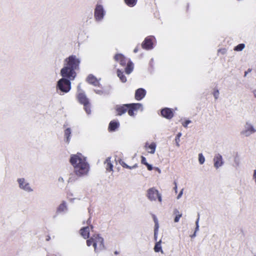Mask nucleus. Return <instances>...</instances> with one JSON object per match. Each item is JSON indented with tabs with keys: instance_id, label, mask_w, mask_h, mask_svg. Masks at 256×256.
<instances>
[{
	"instance_id": "nucleus-1",
	"label": "nucleus",
	"mask_w": 256,
	"mask_h": 256,
	"mask_svg": "<svg viewBox=\"0 0 256 256\" xmlns=\"http://www.w3.org/2000/svg\"><path fill=\"white\" fill-rule=\"evenodd\" d=\"M70 162L74 168L76 174L78 176L86 174L89 169L85 158L80 154L71 156Z\"/></svg>"
},
{
	"instance_id": "nucleus-2",
	"label": "nucleus",
	"mask_w": 256,
	"mask_h": 256,
	"mask_svg": "<svg viewBox=\"0 0 256 256\" xmlns=\"http://www.w3.org/2000/svg\"><path fill=\"white\" fill-rule=\"evenodd\" d=\"M78 99L80 102L83 104L84 107V110L88 114H90V104L88 99L86 98V95L82 92L80 85L78 86Z\"/></svg>"
},
{
	"instance_id": "nucleus-3",
	"label": "nucleus",
	"mask_w": 256,
	"mask_h": 256,
	"mask_svg": "<svg viewBox=\"0 0 256 256\" xmlns=\"http://www.w3.org/2000/svg\"><path fill=\"white\" fill-rule=\"evenodd\" d=\"M80 60L76 56L72 55L64 60V65L74 70H76L78 68Z\"/></svg>"
},
{
	"instance_id": "nucleus-4",
	"label": "nucleus",
	"mask_w": 256,
	"mask_h": 256,
	"mask_svg": "<svg viewBox=\"0 0 256 256\" xmlns=\"http://www.w3.org/2000/svg\"><path fill=\"white\" fill-rule=\"evenodd\" d=\"M70 80L66 78H62L58 82L56 88L62 92L66 93L70 90Z\"/></svg>"
},
{
	"instance_id": "nucleus-5",
	"label": "nucleus",
	"mask_w": 256,
	"mask_h": 256,
	"mask_svg": "<svg viewBox=\"0 0 256 256\" xmlns=\"http://www.w3.org/2000/svg\"><path fill=\"white\" fill-rule=\"evenodd\" d=\"M60 74L62 78H67L70 81L74 80L76 75L75 70L66 66L61 70Z\"/></svg>"
},
{
	"instance_id": "nucleus-6",
	"label": "nucleus",
	"mask_w": 256,
	"mask_h": 256,
	"mask_svg": "<svg viewBox=\"0 0 256 256\" xmlns=\"http://www.w3.org/2000/svg\"><path fill=\"white\" fill-rule=\"evenodd\" d=\"M93 246L96 252H98V250H104L105 247L104 245V240L102 237L99 235H94L92 236Z\"/></svg>"
},
{
	"instance_id": "nucleus-7",
	"label": "nucleus",
	"mask_w": 256,
	"mask_h": 256,
	"mask_svg": "<svg viewBox=\"0 0 256 256\" xmlns=\"http://www.w3.org/2000/svg\"><path fill=\"white\" fill-rule=\"evenodd\" d=\"M146 196L150 201H156L158 198V202H162V195L158 191L154 188H149L147 191Z\"/></svg>"
},
{
	"instance_id": "nucleus-8",
	"label": "nucleus",
	"mask_w": 256,
	"mask_h": 256,
	"mask_svg": "<svg viewBox=\"0 0 256 256\" xmlns=\"http://www.w3.org/2000/svg\"><path fill=\"white\" fill-rule=\"evenodd\" d=\"M256 132V128L250 122H247L244 129L240 132V134L244 136L248 137Z\"/></svg>"
},
{
	"instance_id": "nucleus-9",
	"label": "nucleus",
	"mask_w": 256,
	"mask_h": 256,
	"mask_svg": "<svg viewBox=\"0 0 256 256\" xmlns=\"http://www.w3.org/2000/svg\"><path fill=\"white\" fill-rule=\"evenodd\" d=\"M18 187L26 192H30L33 191L30 184L24 178H20L17 180Z\"/></svg>"
},
{
	"instance_id": "nucleus-10",
	"label": "nucleus",
	"mask_w": 256,
	"mask_h": 256,
	"mask_svg": "<svg viewBox=\"0 0 256 256\" xmlns=\"http://www.w3.org/2000/svg\"><path fill=\"white\" fill-rule=\"evenodd\" d=\"M104 12L103 7L102 5L98 4L94 10V18L96 20H101L104 16Z\"/></svg>"
},
{
	"instance_id": "nucleus-11",
	"label": "nucleus",
	"mask_w": 256,
	"mask_h": 256,
	"mask_svg": "<svg viewBox=\"0 0 256 256\" xmlns=\"http://www.w3.org/2000/svg\"><path fill=\"white\" fill-rule=\"evenodd\" d=\"M214 166L216 168H218L224 164L222 156L220 154H216L214 158Z\"/></svg>"
},
{
	"instance_id": "nucleus-12",
	"label": "nucleus",
	"mask_w": 256,
	"mask_h": 256,
	"mask_svg": "<svg viewBox=\"0 0 256 256\" xmlns=\"http://www.w3.org/2000/svg\"><path fill=\"white\" fill-rule=\"evenodd\" d=\"M146 93V90L144 89L138 88L136 92L135 98L137 100H140L145 96Z\"/></svg>"
},
{
	"instance_id": "nucleus-13",
	"label": "nucleus",
	"mask_w": 256,
	"mask_h": 256,
	"mask_svg": "<svg viewBox=\"0 0 256 256\" xmlns=\"http://www.w3.org/2000/svg\"><path fill=\"white\" fill-rule=\"evenodd\" d=\"M161 114L164 117L168 119H170L173 116L172 112L170 108H166L162 110Z\"/></svg>"
},
{
	"instance_id": "nucleus-14",
	"label": "nucleus",
	"mask_w": 256,
	"mask_h": 256,
	"mask_svg": "<svg viewBox=\"0 0 256 256\" xmlns=\"http://www.w3.org/2000/svg\"><path fill=\"white\" fill-rule=\"evenodd\" d=\"M142 47L146 50H150L152 48V40L149 38H146L142 42Z\"/></svg>"
},
{
	"instance_id": "nucleus-15",
	"label": "nucleus",
	"mask_w": 256,
	"mask_h": 256,
	"mask_svg": "<svg viewBox=\"0 0 256 256\" xmlns=\"http://www.w3.org/2000/svg\"><path fill=\"white\" fill-rule=\"evenodd\" d=\"M104 164L106 171L110 172L113 170V165L112 163L111 158L110 157L108 158L106 160Z\"/></svg>"
},
{
	"instance_id": "nucleus-16",
	"label": "nucleus",
	"mask_w": 256,
	"mask_h": 256,
	"mask_svg": "<svg viewBox=\"0 0 256 256\" xmlns=\"http://www.w3.org/2000/svg\"><path fill=\"white\" fill-rule=\"evenodd\" d=\"M80 234L85 239L89 237L90 228L88 226L84 227L80 229Z\"/></svg>"
},
{
	"instance_id": "nucleus-17",
	"label": "nucleus",
	"mask_w": 256,
	"mask_h": 256,
	"mask_svg": "<svg viewBox=\"0 0 256 256\" xmlns=\"http://www.w3.org/2000/svg\"><path fill=\"white\" fill-rule=\"evenodd\" d=\"M86 80L90 84H92L94 86H97L98 84V80L92 75H89L87 78Z\"/></svg>"
},
{
	"instance_id": "nucleus-18",
	"label": "nucleus",
	"mask_w": 256,
	"mask_h": 256,
	"mask_svg": "<svg viewBox=\"0 0 256 256\" xmlns=\"http://www.w3.org/2000/svg\"><path fill=\"white\" fill-rule=\"evenodd\" d=\"M128 106H130V104H126L118 108L116 110L118 112V114L122 115V114L125 113L128 110Z\"/></svg>"
},
{
	"instance_id": "nucleus-19",
	"label": "nucleus",
	"mask_w": 256,
	"mask_h": 256,
	"mask_svg": "<svg viewBox=\"0 0 256 256\" xmlns=\"http://www.w3.org/2000/svg\"><path fill=\"white\" fill-rule=\"evenodd\" d=\"M114 59L116 61H119L120 62V64L122 66H124L126 64V60L124 56L123 55L121 54H118L116 55L114 57Z\"/></svg>"
},
{
	"instance_id": "nucleus-20",
	"label": "nucleus",
	"mask_w": 256,
	"mask_h": 256,
	"mask_svg": "<svg viewBox=\"0 0 256 256\" xmlns=\"http://www.w3.org/2000/svg\"><path fill=\"white\" fill-rule=\"evenodd\" d=\"M161 240L157 242L154 247V250L156 252H160L162 254H164V252L161 246Z\"/></svg>"
},
{
	"instance_id": "nucleus-21",
	"label": "nucleus",
	"mask_w": 256,
	"mask_h": 256,
	"mask_svg": "<svg viewBox=\"0 0 256 256\" xmlns=\"http://www.w3.org/2000/svg\"><path fill=\"white\" fill-rule=\"evenodd\" d=\"M133 70V64L131 62H129L128 63L127 66L126 68V72L127 74H130L132 71Z\"/></svg>"
},
{
	"instance_id": "nucleus-22",
	"label": "nucleus",
	"mask_w": 256,
	"mask_h": 256,
	"mask_svg": "<svg viewBox=\"0 0 256 256\" xmlns=\"http://www.w3.org/2000/svg\"><path fill=\"white\" fill-rule=\"evenodd\" d=\"M70 134H71L70 129V128H66L64 132V136L66 138V142L67 143H68L70 142Z\"/></svg>"
},
{
	"instance_id": "nucleus-23",
	"label": "nucleus",
	"mask_w": 256,
	"mask_h": 256,
	"mask_svg": "<svg viewBox=\"0 0 256 256\" xmlns=\"http://www.w3.org/2000/svg\"><path fill=\"white\" fill-rule=\"evenodd\" d=\"M119 124L116 122H111L109 125V128L111 130H114L118 126Z\"/></svg>"
},
{
	"instance_id": "nucleus-24",
	"label": "nucleus",
	"mask_w": 256,
	"mask_h": 256,
	"mask_svg": "<svg viewBox=\"0 0 256 256\" xmlns=\"http://www.w3.org/2000/svg\"><path fill=\"white\" fill-rule=\"evenodd\" d=\"M117 74L122 82H124L126 81V76L122 74V72L118 70L117 71Z\"/></svg>"
},
{
	"instance_id": "nucleus-25",
	"label": "nucleus",
	"mask_w": 256,
	"mask_h": 256,
	"mask_svg": "<svg viewBox=\"0 0 256 256\" xmlns=\"http://www.w3.org/2000/svg\"><path fill=\"white\" fill-rule=\"evenodd\" d=\"M130 106H131L134 110H137L141 109L142 110V105L140 104H130Z\"/></svg>"
},
{
	"instance_id": "nucleus-26",
	"label": "nucleus",
	"mask_w": 256,
	"mask_h": 256,
	"mask_svg": "<svg viewBox=\"0 0 256 256\" xmlns=\"http://www.w3.org/2000/svg\"><path fill=\"white\" fill-rule=\"evenodd\" d=\"M66 210V204L64 202H62V204H61L59 206L58 208V211L60 212H64Z\"/></svg>"
},
{
	"instance_id": "nucleus-27",
	"label": "nucleus",
	"mask_w": 256,
	"mask_h": 256,
	"mask_svg": "<svg viewBox=\"0 0 256 256\" xmlns=\"http://www.w3.org/2000/svg\"><path fill=\"white\" fill-rule=\"evenodd\" d=\"M126 4L129 6H134L137 2V0H124Z\"/></svg>"
},
{
	"instance_id": "nucleus-28",
	"label": "nucleus",
	"mask_w": 256,
	"mask_h": 256,
	"mask_svg": "<svg viewBox=\"0 0 256 256\" xmlns=\"http://www.w3.org/2000/svg\"><path fill=\"white\" fill-rule=\"evenodd\" d=\"M156 144L155 143L152 142V143L149 146L148 148L150 150V151H148V152L149 153H150L152 154H154L156 150Z\"/></svg>"
},
{
	"instance_id": "nucleus-29",
	"label": "nucleus",
	"mask_w": 256,
	"mask_h": 256,
	"mask_svg": "<svg viewBox=\"0 0 256 256\" xmlns=\"http://www.w3.org/2000/svg\"><path fill=\"white\" fill-rule=\"evenodd\" d=\"M174 213L176 214H177L174 219V222H178L179 221L180 218L182 217V214H178L179 213V212H178V210L176 209L174 210Z\"/></svg>"
},
{
	"instance_id": "nucleus-30",
	"label": "nucleus",
	"mask_w": 256,
	"mask_h": 256,
	"mask_svg": "<svg viewBox=\"0 0 256 256\" xmlns=\"http://www.w3.org/2000/svg\"><path fill=\"white\" fill-rule=\"evenodd\" d=\"M244 47H245L244 44H239L237 46H236L234 48V50H236V51H241L244 48Z\"/></svg>"
},
{
	"instance_id": "nucleus-31",
	"label": "nucleus",
	"mask_w": 256,
	"mask_h": 256,
	"mask_svg": "<svg viewBox=\"0 0 256 256\" xmlns=\"http://www.w3.org/2000/svg\"><path fill=\"white\" fill-rule=\"evenodd\" d=\"M120 164L123 167L126 168H129V169L134 168L138 166V165L136 164H135L132 166H128V164H126L125 162H123Z\"/></svg>"
},
{
	"instance_id": "nucleus-32",
	"label": "nucleus",
	"mask_w": 256,
	"mask_h": 256,
	"mask_svg": "<svg viewBox=\"0 0 256 256\" xmlns=\"http://www.w3.org/2000/svg\"><path fill=\"white\" fill-rule=\"evenodd\" d=\"M205 161L204 157L203 156L202 154H198V162L200 164H202Z\"/></svg>"
},
{
	"instance_id": "nucleus-33",
	"label": "nucleus",
	"mask_w": 256,
	"mask_h": 256,
	"mask_svg": "<svg viewBox=\"0 0 256 256\" xmlns=\"http://www.w3.org/2000/svg\"><path fill=\"white\" fill-rule=\"evenodd\" d=\"M127 111L128 112V114L130 116H134V110L131 106H128V108Z\"/></svg>"
},
{
	"instance_id": "nucleus-34",
	"label": "nucleus",
	"mask_w": 256,
	"mask_h": 256,
	"mask_svg": "<svg viewBox=\"0 0 256 256\" xmlns=\"http://www.w3.org/2000/svg\"><path fill=\"white\" fill-rule=\"evenodd\" d=\"M182 136V134L180 132H178L176 136V146H180V144H179V141H180V138L181 136Z\"/></svg>"
},
{
	"instance_id": "nucleus-35",
	"label": "nucleus",
	"mask_w": 256,
	"mask_h": 256,
	"mask_svg": "<svg viewBox=\"0 0 256 256\" xmlns=\"http://www.w3.org/2000/svg\"><path fill=\"white\" fill-rule=\"evenodd\" d=\"M86 244L88 246H90L91 245L93 246V240L92 236L90 238V239L87 240Z\"/></svg>"
},
{
	"instance_id": "nucleus-36",
	"label": "nucleus",
	"mask_w": 256,
	"mask_h": 256,
	"mask_svg": "<svg viewBox=\"0 0 256 256\" xmlns=\"http://www.w3.org/2000/svg\"><path fill=\"white\" fill-rule=\"evenodd\" d=\"M198 221H199V217L198 218L196 221V227L195 228V232H196L199 230V225H198Z\"/></svg>"
},
{
	"instance_id": "nucleus-37",
	"label": "nucleus",
	"mask_w": 256,
	"mask_h": 256,
	"mask_svg": "<svg viewBox=\"0 0 256 256\" xmlns=\"http://www.w3.org/2000/svg\"><path fill=\"white\" fill-rule=\"evenodd\" d=\"M218 96H219V92L218 90H216L214 92V96L215 99H218Z\"/></svg>"
},
{
	"instance_id": "nucleus-38",
	"label": "nucleus",
	"mask_w": 256,
	"mask_h": 256,
	"mask_svg": "<svg viewBox=\"0 0 256 256\" xmlns=\"http://www.w3.org/2000/svg\"><path fill=\"white\" fill-rule=\"evenodd\" d=\"M154 222H155V228H154V231L157 232L158 230V221L156 218H154Z\"/></svg>"
},
{
	"instance_id": "nucleus-39",
	"label": "nucleus",
	"mask_w": 256,
	"mask_h": 256,
	"mask_svg": "<svg viewBox=\"0 0 256 256\" xmlns=\"http://www.w3.org/2000/svg\"><path fill=\"white\" fill-rule=\"evenodd\" d=\"M191 122V121L190 120H187L185 122L184 124H183V126L185 128H186L188 124Z\"/></svg>"
},
{
	"instance_id": "nucleus-40",
	"label": "nucleus",
	"mask_w": 256,
	"mask_h": 256,
	"mask_svg": "<svg viewBox=\"0 0 256 256\" xmlns=\"http://www.w3.org/2000/svg\"><path fill=\"white\" fill-rule=\"evenodd\" d=\"M142 163L144 165H146V164L148 163L146 161V158L144 156H142Z\"/></svg>"
},
{
	"instance_id": "nucleus-41",
	"label": "nucleus",
	"mask_w": 256,
	"mask_h": 256,
	"mask_svg": "<svg viewBox=\"0 0 256 256\" xmlns=\"http://www.w3.org/2000/svg\"><path fill=\"white\" fill-rule=\"evenodd\" d=\"M146 166H147V168L149 170H152L153 168V167L152 165L148 164V163L146 164Z\"/></svg>"
},
{
	"instance_id": "nucleus-42",
	"label": "nucleus",
	"mask_w": 256,
	"mask_h": 256,
	"mask_svg": "<svg viewBox=\"0 0 256 256\" xmlns=\"http://www.w3.org/2000/svg\"><path fill=\"white\" fill-rule=\"evenodd\" d=\"M183 190H184V189H182L180 190V192L179 193L178 195V196L176 198L177 199H180L181 198V196H182V195L183 194Z\"/></svg>"
},
{
	"instance_id": "nucleus-43",
	"label": "nucleus",
	"mask_w": 256,
	"mask_h": 256,
	"mask_svg": "<svg viewBox=\"0 0 256 256\" xmlns=\"http://www.w3.org/2000/svg\"><path fill=\"white\" fill-rule=\"evenodd\" d=\"M253 178L254 180L255 184L256 185V170L254 172Z\"/></svg>"
},
{
	"instance_id": "nucleus-44",
	"label": "nucleus",
	"mask_w": 256,
	"mask_h": 256,
	"mask_svg": "<svg viewBox=\"0 0 256 256\" xmlns=\"http://www.w3.org/2000/svg\"><path fill=\"white\" fill-rule=\"evenodd\" d=\"M58 182L60 183H64V180L62 178L60 177L58 179Z\"/></svg>"
},
{
	"instance_id": "nucleus-45",
	"label": "nucleus",
	"mask_w": 256,
	"mask_h": 256,
	"mask_svg": "<svg viewBox=\"0 0 256 256\" xmlns=\"http://www.w3.org/2000/svg\"><path fill=\"white\" fill-rule=\"evenodd\" d=\"M251 71H252V69H250V68L248 69V71L244 73V76H246V75L248 74V72H250Z\"/></svg>"
},
{
	"instance_id": "nucleus-46",
	"label": "nucleus",
	"mask_w": 256,
	"mask_h": 256,
	"mask_svg": "<svg viewBox=\"0 0 256 256\" xmlns=\"http://www.w3.org/2000/svg\"><path fill=\"white\" fill-rule=\"evenodd\" d=\"M175 186L174 187V190L175 191V192H177V186L176 182H174Z\"/></svg>"
},
{
	"instance_id": "nucleus-47",
	"label": "nucleus",
	"mask_w": 256,
	"mask_h": 256,
	"mask_svg": "<svg viewBox=\"0 0 256 256\" xmlns=\"http://www.w3.org/2000/svg\"><path fill=\"white\" fill-rule=\"evenodd\" d=\"M157 232L154 231V238L156 240V238Z\"/></svg>"
},
{
	"instance_id": "nucleus-48",
	"label": "nucleus",
	"mask_w": 256,
	"mask_h": 256,
	"mask_svg": "<svg viewBox=\"0 0 256 256\" xmlns=\"http://www.w3.org/2000/svg\"><path fill=\"white\" fill-rule=\"evenodd\" d=\"M155 168L159 173L161 172V171L160 168Z\"/></svg>"
},
{
	"instance_id": "nucleus-49",
	"label": "nucleus",
	"mask_w": 256,
	"mask_h": 256,
	"mask_svg": "<svg viewBox=\"0 0 256 256\" xmlns=\"http://www.w3.org/2000/svg\"><path fill=\"white\" fill-rule=\"evenodd\" d=\"M196 236V232H194V234L192 235L191 236V237L192 238H194Z\"/></svg>"
},
{
	"instance_id": "nucleus-50",
	"label": "nucleus",
	"mask_w": 256,
	"mask_h": 256,
	"mask_svg": "<svg viewBox=\"0 0 256 256\" xmlns=\"http://www.w3.org/2000/svg\"><path fill=\"white\" fill-rule=\"evenodd\" d=\"M254 96L256 98V90L254 91Z\"/></svg>"
},
{
	"instance_id": "nucleus-51",
	"label": "nucleus",
	"mask_w": 256,
	"mask_h": 256,
	"mask_svg": "<svg viewBox=\"0 0 256 256\" xmlns=\"http://www.w3.org/2000/svg\"><path fill=\"white\" fill-rule=\"evenodd\" d=\"M134 52H138V48H136L134 50Z\"/></svg>"
},
{
	"instance_id": "nucleus-52",
	"label": "nucleus",
	"mask_w": 256,
	"mask_h": 256,
	"mask_svg": "<svg viewBox=\"0 0 256 256\" xmlns=\"http://www.w3.org/2000/svg\"><path fill=\"white\" fill-rule=\"evenodd\" d=\"M87 222H88V224H90V220H88Z\"/></svg>"
},
{
	"instance_id": "nucleus-53",
	"label": "nucleus",
	"mask_w": 256,
	"mask_h": 256,
	"mask_svg": "<svg viewBox=\"0 0 256 256\" xmlns=\"http://www.w3.org/2000/svg\"><path fill=\"white\" fill-rule=\"evenodd\" d=\"M91 226V228H93V226Z\"/></svg>"
},
{
	"instance_id": "nucleus-54",
	"label": "nucleus",
	"mask_w": 256,
	"mask_h": 256,
	"mask_svg": "<svg viewBox=\"0 0 256 256\" xmlns=\"http://www.w3.org/2000/svg\"><path fill=\"white\" fill-rule=\"evenodd\" d=\"M148 144H146V147Z\"/></svg>"
}]
</instances>
